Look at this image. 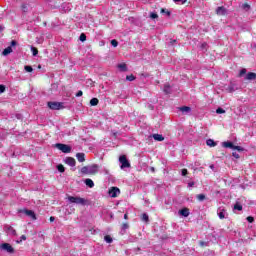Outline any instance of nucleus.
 I'll return each mask as SVG.
<instances>
[{
	"label": "nucleus",
	"mask_w": 256,
	"mask_h": 256,
	"mask_svg": "<svg viewBox=\"0 0 256 256\" xmlns=\"http://www.w3.org/2000/svg\"><path fill=\"white\" fill-rule=\"evenodd\" d=\"M56 147L59 149V151H62V153H71V146L69 145L57 143Z\"/></svg>",
	"instance_id": "5"
},
{
	"label": "nucleus",
	"mask_w": 256,
	"mask_h": 256,
	"mask_svg": "<svg viewBox=\"0 0 256 256\" xmlns=\"http://www.w3.org/2000/svg\"><path fill=\"white\" fill-rule=\"evenodd\" d=\"M170 86L169 84L164 85V91L165 93H169Z\"/></svg>",
	"instance_id": "40"
},
{
	"label": "nucleus",
	"mask_w": 256,
	"mask_h": 256,
	"mask_svg": "<svg viewBox=\"0 0 256 256\" xmlns=\"http://www.w3.org/2000/svg\"><path fill=\"white\" fill-rule=\"evenodd\" d=\"M222 146L225 147L226 149H234L235 145H233L232 142H223Z\"/></svg>",
	"instance_id": "20"
},
{
	"label": "nucleus",
	"mask_w": 256,
	"mask_h": 256,
	"mask_svg": "<svg viewBox=\"0 0 256 256\" xmlns=\"http://www.w3.org/2000/svg\"><path fill=\"white\" fill-rule=\"evenodd\" d=\"M206 144L208 145V147H216L217 146V142H215L213 139H208L206 141Z\"/></svg>",
	"instance_id": "21"
},
{
	"label": "nucleus",
	"mask_w": 256,
	"mask_h": 256,
	"mask_svg": "<svg viewBox=\"0 0 256 256\" xmlns=\"http://www.w3.org/2000/svg\"><path fill=\"white\" fill-rule=\"evenodd\" d=\"M84 183H85V185H87V187H90V189H93V187H95V183L90 178H87L84 181Z\"/></svg>",
	"instance_id": "16"
},
{
	"label": "nucleus",
	"mask_w": 256,
	"mask_h": 256,
	"mask_svg": "<svg viewBox=\"0 0 256 256\" xmlns=\"http://www.w3.org/2000/svg\"><path fill=\"white\" fill-rule=\"evenodd\" d=\"M111 45L112 47H117V45H119V42H117V40H111Z\"/></svg>",
	"instance_id": "34"
},
{
	"label": "nucleus",
	"mask_w": 256,
	"mask_h": 256,
	"mask_svg": "<svg viewBox=\"0 0 256 256\" xmlns=\"http://www.w3.org/2000/svg\"><path fill=\"white\" fill-rule=\"evenodd\" d=\"M11 45H12V47H15V45H17V41L12 40Z\"/></svg>",
	"instance_id": "47"
},
{
	"label": "nucleus",
	"mask_w": 256,
	"mask_h": 256,
	"mask_svg": "<svg viewBox=\"0 0 256 256\" xmlns=\"http://www.w3.org/2000/svg\"><path fill=\"white\" fill-rule=\"evenodd\" d=\"M90 105H91L92 107H95V106L99 105V99H97V98H92V99L90 100Z\"/></svg>",
	"instance_id": "23"
},
{
	"label": "nucleus",
	"mask_w": 256,
	"mask_h": 256,
	"mask_svg": "<svg viewBox=\"0 0 256 256\" xmlns=\"http://www.w3.org/2000/svg\"><path fill=\"white\" fill-rule=\"evenodd\" d=\"M127 81H135V77L133 75L126 76Z\"/></svg>",
	"instance_id": "35"
},
{
	"label": "nucleus",
	"mask_w": 256,
	"mask_h": 256,
	"mask_svg": "<svg viewBox=\"0 0 256 256\" xmlns=\"http://www.w3.org/2000/svg\"><path fill=\"white\" fill-rule=\"evenodd\" d=\"M117 67L120 71H127V64L125 63H120L117 65Z\"/></svg>",
	"instance_id": "22"
},
{
	"label": "nucleus",
	"mask_w": 256,
	"mask_h": 256,
	"mask_svg": "<svg viewBox=\"0 0 256 256\" xmlns=\"http://www.w3.org/2000/svg\"><path fill=\"white\" fill-rule=\"evenodd\" d=\"M210 169H215V166H214V165H211V166H210Z\"/></svg>",
	"instance_id": "52"
},
{
	"label": "nucleus",
	"mask_w": 256,
	"mask_h": 256,
	"mask_svg": "<svg viewBox=\"0 0 256 256\" xmlns=\"http://www.w3.org/2000/svg\"><path fill=\"white\" fill-rule=\"evenodd\" d=\"M76 159H78L79 163H85V153H77Z\"/></svg>",
	"instance_id": "14"
},
{
	"label": "nucleus",
	"mask_w": 256,
	"mask_h": 256,
	"mask_svg": "<svg viewBox=\"0 0 256 256\" xmlns=\"http://www.w3.org/2000/svg\"><path fill=\"white\" fill-rule=\"evenodd\" d=\"M161 13H166V15H171V12L170 11H167L165 8H162L161 9Z\"/></svg>",
	"instance_id": "39"
},
{
	"label": "nucleus",
	"mask_w": 256,
	"mask_h": 256,
	"mask_svg": "<svg viewBox=\"0 0 256 256\" xmlns=\"http://www.w3.org/2000/svg\"><path fill=\"white\" fill-rule=\"evenodd\" d=\"M232 155L235 157V159H239V154L237 152H233Z\"/></svg>",
	"instance_id": "45"
},
{
	"label": "nucleus",
	"mask_w": 256,
	"mask_h": 256,
	"mask_svg": "<svg viewBox=\"0 0 256 256\" xmlns=\"http://www.w3.org/2000/svg\"><path fill=\"white\" fill-rule=\"evenodd\" d=\"M124 219H129V216L127 214H125Z\"/></svg>",
	"instance_id": "51"
},
{
	"label": "nucleus",
	"mask_w": 256,
	"mask_h": 256,
	"mask_svg": "<svg viewBox=\"0 0 256 256\" xmlns=\"http://www.w3.org/2000/svg\"><path fill=\"white\" fill-rule=\"evenodd\" d=\"M142 221L149 223V215L147 213L142 214Z\"/></svg>",
	"instance_id": "24"
},
{
	"label": "nucleus",
	"mask_w": 256,
	"mask_h": 256,
	"mask_svg": "<svg viewBox=\"0 0 256 256\" xmlns=\"http://www.w3.org/2000/svg\"><path fill=\"white\" fill-rule=\"evenodd\" d=\"M153 139H154L155 141H165V138H164L163 135H161V134H154V135H153Z\"/></svg>",
	"instance_id": "19"
},
{
	"label": "nucleus",
	"mask_w": 256,
	"mask_h": 256,
	"mask_svg": "<svg viewBox=\"0 0 256 256\" xmlns=\"http://www.w3.org/2000/svg\"><path fill=\"white\" fill-rule=\"evenodd\" d=\"M245 79H246L247 81H254V79H256V74L253 73V72H249V73L246 75Z\"/></svg>",
	"instance_id": "15"
},
{
	"label": "nucleus",
	"mask_w": 256,
	"mask_h": 256,
	"mask_svg": "<svg viewBox=\"0 0 256 256\" xmlns=\"http://www.w3.org/2000/svg\"><path fill=\"white\" fill-rule=\"evenodd\" d=\"M24 69L27 71V73H33V67L31 66H25Z\"/></svg>",
	"instance_id": "29"
},
{
	"label": "nucleus",
	"mask_w": 256,
	"mask_h": 256,
	"mask_svg": "<svg viewBox=\"0 0 256 256\" xmlns=\"http://www.w3.org/2000/svg\"><path fill=\"white\" fill-rule=\"evenodd\" d=\"M150 17H151V19H157L159 17V15H157V13H155V12H152L150 14Z\"/></svg>",
	"instance_id": "33"
},
{
	"label": "nucleus",
	"mask_w": 256,
	"mask_h": 256,
	"mask_svg": "<svg viewBox=\"0 0 256 256\" xmlns=\"http://www.w3.org/2000/svg\"><path fill=\"white\" fill-rule=\"evenodd\" d=\"M57 169L60 173H65V166H63V164H59L57 166Z\"/></svg>",
	"instance_id": "25"
},
{
	"label": "nucleus",
	"mask_w": 256,
	"mask_h": 256,
	"mask_svg": "<svg viewBox=\"0 0 256 256\" xmlns=\"http://www.w3.org/2000/svg\"><path fill=\"white\" fill-rule=\"evenodd\" d=\"M80 41H87V36L85 34L80 35Z\"/></svg>",
	"instance_id": "36"
},
{
	"label": "nucleus",
	"mask_w": 256,
	"mask_h": 256,
	"mask_svg": "<svg viewBox=\"0 0 256 256\" xmlns=\"http://www.w3.org/2000/svg\"><path fill=\"white\" fill-rule=\"evenodd\" d=\"M216 113H217L218 115H221V114L225 113V110H224L223 108H218V109L216 110Z\"/></svg>",
	"instance_id": "32"
},
{
	"label": "nucleus",
	"mask_w": 256,
	"mask_h": 256,
	"mask_svg": "<svg viewBox=\"0 0 256 256\" xmlns=\"http://www.w3.org/2000/svg\"><path fill=\"white\" fill-rule=\"evenodd\" d=\"M119 193H121V190H119V188L117 187H112L110 190H109V195L110 197H117V195H119Z\"/></svg>",
	"instance_id": "9"
},
{
	"label": "nucleus",
	"mask_w": 256,
	"mask_h": 256,
	"mask_svg": "<svg viewBox=\"0 0 256 256\" xmlns=\"http://www.w3.org/2000/svg\"><path fill=\"white\" fill-rule=\"evenodd\" d=\"M10 53H13V48H11V46H8L7 48H5L2 52V55L7 56Z\"/></svg>",
	"instance_id": "17"
},
{
	"label": "nucleus",
	"mask_w": 256,
	"mask_h": 256,
	"mask_svg": "<svg viewBox=\"0 0 256 256\" xmlns=\"http://www.w3.org/2000/svg\"><path fill=\"white\" fill-rule=\"evenodd\" d=\"M216 13L217 15H226L227 9H225L223 6H220L216 9Z\"/></svg>",
	"instance_id": "12"
},
{
	"label": "nucleus",
	"mask_w": 256,
	"mask_h": 256,
	"mask_svg": "<svg viewBox=\"0 0 256 256\" xmlns=\"http://www.w3.org/2000/svg\"><path fill=\"white\" fill-rule=\"evenodd\" d=\"M48 107L53 111H59V109H63V102H48Z\"/></svg>",
	"instance_id": "4"
},
{
	"label": "nucleus",
	"mask_w": 256,
	"mask_h": 256,
	"mask_svg": "<svg viewBox=\"0 0 256 256\" xmlns=\"http://www.w3.org/2000/svg\"><path fill=\"white\" fill-rule=\"evenodd\" d=\"M180 215H182V217H189V209L188 208H184L182 210L179 211Z\"/></svg>",
	"instance_id": "18"
},
{
	"label": "nucleus",
	"mask_w": 256,
	"mask_h": 256,
	"mask_svg": "<svg viewBox=\"0 0 256 256\" xmlns=\"http://www.w3.org/2000/svg\"><path fill=\"white\" fill-rule=\"evenodd\" d=\"M119 163L121 164L120 169H129L131 163L127 160V156L122 155L119 157Z\"/></svg>",
	"instance_id": "3"
},
{
	"label": "nucleus",
	"mask_w": 256,
	"mask_h": 256,
	"mask_svg": "<svg viewBox=\"0 0 256 256\" xmlns=\"http://www.w3.org/2000/svg\"><path fill=\"white\" fill-rule=\"evenodd\" d=\"M247 221H248V223H253V221H255V219L252 216H248Z\"/></svg>",
	"instance_id": "41"
},
{
	"label": "nucleus",
	"mask_w": 256,
	"mask_h": 256,
	"mask_svg": "<svg viewBox=\"0 0 256 256\" xmlns=\"http://www.w3.org/2000/svg\"><path fill=\"white\" fill-rule=\"evenodd\" d=\"M76 97H83V91L79 90V91L76 93Z\"/></svg>",
	"instance_id": "43"
},
{
	"label": "nucleus",
	"mask_w": 256,
	"mask_h": 256,
	"mask_svg": "<svg viewBox=\"0 0 256 256\" xmlns=\"http://www.w3.org/2000/svg\"><path fill=\"white\" fill-rule=\"evenodd\" d=\"M21 241H27V236L22 235L20 240L17 241V243H21Z\"/></svg>",
	"instance_id": "38"
},
{
	"label": "nucleus",
	"mask_w": 256,
	"mask_h": 256,
	"mask_svg": "<svg viewBox=\"0 0 256 256\" xmlns=\"http://www.w3.org/2000/svg\"><path fill=\"white\" fill-rule=\"evenodd\" d=\"M50 221H51V223H53V221H55V217L51 216Z\"/></svg>",
	"instance_id": "50"
},
{
	"label": "nucleus",
	"mask_w": 256,
	"mask_h": 256,
	"mask_svg": "<svg viewBox=\"0 0 256 256\" xmlns=\"http://www.w3.org/2000/svg\"><path fill=\"white\" fill-rule=\"evenodd\" d=\"M200 245H204V242H200Z\"/></svg>",
	"instance_id": "55"
},
{
	"label": "nucleus",
	"mask_w": 256,
	"mask_h": 256,
	"mask_svg": "<svg viewBox=\"0 0 256 256\" xmlns=\"http://www.w3.org/2000/svg\"><path fill=\"white\" fill-rule=\"evenodd\" d=\"M0 249H3V251H7V253H15V249L9 243H3L0 246Z\"/></svg>",
	"instance_id": "6"
},
{
	"label": "nucleus",
	"mask_w": 256,
	"mask_h": 256,
	"mask_svg": "<svg viewBox=\"0 0 256 256\" xmlns=\"http://www.w3.org/2000/svg\"><path fill=\"white\" fill-rule=\"evenodd\" d=\"M233 149L236 151H243V147H241V146H234Z\"/></svg>",
	"instance_id": "42"
},
{
	"label": "nucleus",
	"mask_w": 256,
	"mask_h": 256,
	"mask_svg": "<svg viewBox=\"0 0 256 256\" xmlns=\"http://www.w3.org/2000/svg\"><path fill=\"white\" fill-rule=\"evenodd\" d=\"M68 201L76 205H87V200L79 196H68Z\"/></svg>",
	"instance_id": "2"
},
{
	"label": "nucleus",
	"mask_w": 256,
	"mask_h": 256,
	"mask_svg": "<svg viewBox=\"0 0 256 256\" xmlns=\"http://www.w3.org/2000/svg\"><path fill=\"white\" fill-rule=\"evenodd\" d=\"M5 229L8 233V235H17V231L10 225H6Z\"/></svg>",
	"instance_id": "11"
},
{
	"label": "nucleus",
	"mask_w": 256,
	"mask_h": 256,
	"mask_svg": "<svg viewBox=\"0 0 256 256\" xmlns=\"http://www.w3.org/2000/svg\"><path fill=\"white\" fill-rule=\"evenodd\" d=\"M217 215H218L219 219H226L227 210L225 209V207H219L217 209Z\"/></svg>",
	"instance_id": "7"
},
{
	"label": "nucleus",
	"mask_w": 256,
	"mask_h": 256,
	"mask_svg": "<svg viewBox=\"0 0 256 256\" xmlns=\"http://www.w3.org/2000/svg\"><path fill=\"white\" fill-rule=\"evenodd\" d=\"M22 10H23V11H27V5L23 4V5H22Z\"/></svg>",
	"instance_id": "48"
},
{
	"label": "nucleus",
	"mask_w": 256,
	"mask_h": 256,
	"mask_svg": "<svg viewBox=\"0 0 256 256\" xmlns=\"http://www.w3.org/2000/svg\"><path fill=\"white\" fill-rule=\"evenodd\" d=\"M31 51H32V54L34 55V57L37 56V54L39 53V50H37V48H35V47H32Z\"/></svg>",
	"instance_id": "30"
},
{
	"label": "nucleus",
	"mask_w": 256,
	"mask_h": 256,
	"mask_svg": "<svg viewBox=\"0 0 256 256\" xmlns=\"http://www.w3.org/2000/svg\"><path fill=\"white\" fill-rule=\"evenodd\" d=\"M179 111H181L182 113H184L185 115L191 113V107L189 106H183L179 108Z\"/></svg>",
	"instance_id": "13"
},
{
	"label": "nucleus",
	"mask_w": 256,
	"mask_h": 256,
	"mask_svg": "<svg viewBox=\"0 0 256 256\" xmlns=\"http://www.w3.org/2000/svg\"><path fill=\"white\" fill-rule=\"evenodd\" d=\"M82 175H97L99 173V165L91 164L88 166H83L80 170Z\"/></svg>",
	"instance_id": "1"
},
{
	"label": "nucleus",
	"mask_w": 256,
	"mask_h": 256,
	"mask_svg": "<svg viewBox=\"0 0 256 256\" xmlns=\"http://www.w3.org/2000/svg\"><path fill=\"white\" fill-rule=\"evenodd\" d=\"M247 73V69H242L239 73V77H243Z\"/></svg>",
	"instance_id": "37"
},
{
	"label": "nucleus",
	"mask_w": 256,
	"mask_h": 256,
	"mask_svg": "<svg viewBox=\"0 0 256 256\" xmlns=\"http://www.w3.org/2000/svg\"><path fill=\"white\" fill-rule=\"evenodd\" d=\"M0 93H5V86L0 85Z\"/></svg>",
	"instance_id": "44"
},
{
	"label": "nucleus",
	"mask_w": 256,
	"mask_h": 256,
	"mask_svg": "<svg viewBox=\"0 0 256 256\" xmlns=\"http://www.w3.org/2000/svg\"><path fill=\"white\" fill-rule=\"evenodd\" d=\"M104 241H106V243H113V238H111V236L109 235H106L104 237Z\"/></svg>",
	"instance_id": "27"
},
{
	"label": "nucleus",
	"mask_w": 256,
	"mask_h": 256,
	"mask_svg": "<svg viewBox=\"0 0 256 256\" xmlns=\"http://www.w3.org/2000/svg\"><path fill=\"white\" fill-rule=\"evenodd\" d=\"M207 44H202V47H206Z\"/></svg>",
	"instance_id": "54"
},
{
	"label": "nucleus",
	"mask_w": 256,
	"mask_h": 256,
	"mask_svg": "<svg viewBox=\"0 0 256 256\" xmlns=\"http://www.w3.org/2000/svg\"><path fill=\"white\" fill-rule=\"evenodd\" d=\"M129 225L128 224H123V229H128Z\"/></svg>",
	"instance_id": "49"
},
{
	"label": "nucleus",
	"mask_w": 256,
	"mask_h": 256,
	"mask_svg": "<svg viewBox=\"0 0 256 256\" xmlns=\"http://www.w3.org/2000/svg\"><path fill=\"white\" fill-rule=\"evenodd\" d=\"M196 199H198V201H205V195L204 194H198L196 196Z\"/></svg>",
	"instance_id": "28"
},
{
	"label": "nucleus",
	"mask_w": 256,
	"mask_h": 256,
	"mask_svg": "<svg viewBox=\"0 0 256 256\" xmlns=\"http://www.w3.org/2000/svg\"><path fill=\"white\" fill-rule=\"evenodd\" d=\"M189 187H193V183H189Z\"/></svg>",
	"instance_id": "53"
},
{
	"label": "nucleus",
	"mask_w": 256,
	"mask_h": 256,
	"mask_svg": "<svg viewBox=\"0 0 256 256\" xmlns=\"http://www.w3.org/2000/svg\"><path fill=\"white\" fill-rule=\"evenodd\" d=\"M174 3H181V5H185L187 3V0H173Z\"/></svg>",
	"instance_id": "31"
},
{
	"label": "nucleus",
	"mask_w": 256,
	"mask_h": 256,
	"mask_svg": "<svg viewBox=\"0 0 256 256\" xmlns=\"http://www.w3.org/2000/svg\"><path fill=\"white\" fill-rule=\"evenodd\" d=\"M234 209H235L236 211H243V206H241V204H239V203H236V204L234 205Z\"/></svg>",
	"instance_id": "26"
},
{
	"label": "nucleus",
	"mask_w": 256,
	"mask_h": 256,
	"mask_svg": "<svg viewBox=\"0 0 256 256\" xmlns=\"http://www.w3.org/2000/svg\"><path fill=\"white\" fill-rule=\"evenodd\" d=\"M65 163H66V165H69L70 167H75V165H77V162L75 161V158H73V157H67L65 159Z\"/></svg>",
	"instance_id": "10"
},
{
	"label": "nucleus",
	"mask_w": 256,
	"mask_h": 256,
	"mask_svg": "<svg viewBox=\"0 0 256 256\" xmlns=\"http://www.w3.org/2000/svg\"><path fill=\"white\" fill-rule=\"evenodd\" d=\"M19 213H24V215H27V217H30L31 219H37V217L35 216V212H33L32 210L23 209L20 210Z\"/></svg>",
	"instance_id": "8"
},
{
	"label": "nucleus",
	"mask_w": 256,
	"mask_h": 256,
	"mask_svg": "<svg viewBox=\"0 0 256 256\" xmlns=\"http://www.w3.org/2000/svg\"><path fill=\"white\" fill-rule=\"evenodd\" d=\"M182 175L185 177L187 175V169H182Z\"/></svg>",
	"instance_id": "46"
}]
</instances>
